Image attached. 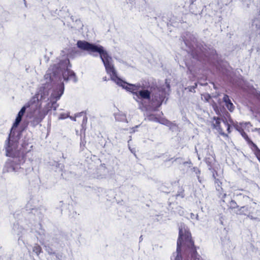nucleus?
<instances>
[{"mask_svg":"<svg viewBox=\"0 0 260 260\" xmlns=\"http://www.w3.org/2000/svg\"><path fill=\"white\" fill-rule=\"evenodd\" d=\"M77 45L80 49L87 51L90 53H99L105 66L106 72L110 75L111 80L134 94L137 95L138 92L143 87L140 84L137 85L128 84L117 76L114 66L111 62L112 58L104 49L103 46H97L85 41H78Z\"/></svg>","mask_w":260,"mask_h":260,"instance_id":"obj_1","label":"nucleus"},{"mask_svg":"<svg viewBox=\"0 0 260 260\" xmlns=\"http://www.w3.org/2000/svg\"><path fill=\"white\" fill-rule=\"evenodd\" d=\"M171 260H202L197 252L191 233L185 227L179 228L176 251L173 254Z\"/></svg>","mask_w":260,"mask_h":260,"instance_id":"obj_2","label":"nucleus"},{"mask_svg":"<svg viewBox=\"0 0 260 260\" xmlns=\"http://www.w3.org/2000/svg\"><path fill=\"white\" fill-rule=\"evenodd\" d=\"M235 196L240 197L238 199V204L240 206L239 210H237L236 214L246 216L251 219H254L253 215L256 213L257 210V204L254 202L253 199L241 193H237Z\"/></svg>","mask_w":260,"mask_h":260,"instance_id":"obj_3","label":"nucleus"},{"mask_svg":"<svg viewBox=\"0 0 260 260\" xmlns=\"http://www.w3.org/2000/svg\"><path fill=\"white\" fill-rule=\"evenodd\" d=\"M233 126L241 135L254 156L260 162V148L245 132V130L249 131V128L252 126L251 123L250 122L236 123Z\"/></svg>","mask_w":260,"mask_h":260,"instance_id":"obj_4","label":"nucleus"},{"mask_svg":"<svg viewBox=\"0 0 260 260\" xmlns=\"http://www.w3.org/2000/svg\"><path fill=\"white\" fill-rule=\"evenodd\" d=\"M7 144L6 147V155L9 157H12L13 158L20 157L24 158L26 154L29 151L27 150L26 146L28 145L27 143L24 142L22 144V149L20 150H17L16 147L17 146V143L13 142L12 143L10 142V134L9 135L7 141Z\"/></svg>","mask_w":260,"mask_h":260,"instance_id":"obj_5","label":"nucleus"},{"mask_svg":"<svg viewBox=\"0 0 260 260\" xmlns=\"http://www.w3.org/2000/svg\"><path fill=\"white\" fill-rule=\"evenodd\" d=\"M35 99V102L34 103L33 106L29 108L34 110L33 111L31 112L32 117V119L31 121V124L35 127L43 120L49 110L42 109L38 99L35 97L32 98L31 99Z\"/></svg>","mask_w":260,"mask_h":260,"instance_id":"obj_6","label":"nucleus"},{"mask_svg":"<svg viewBox=\"0 0 260 260\" xmlns=\"http://www.w3.org/2000/svg\"><path fill=\"white\" fill-rule=\"evenodd\" d=\"M211 122L213 128L215 129L221 136L224 138H229V134L231 133V126L225 118L214 117Z\"/></svg>","mask_w":260,"mask_h":260,"instance_id":"obj_7","label":"nucleus"},{"mask_svg":"<svg viewBox=\"0 0 260 260\" xmlns=\"http://www.w3.org/2000/svg\"><path fill=\"white\" fill-rule=\"evenodd\" d=\"M35 99H31L27 103H26L25 106H24L20 111L18 112V114L16 118L15 121L13 124L12 128L17 127L18 125L19 124L20 122L22 120V118L24 115L26 110L27 108L32 107L34 105V103H35Z\"/></svg>","mask_w":260,"mask_h":260,"instance_id":"obj_8","label":"nucleus"},{"mask_svg":"<svg viewBox=\"0 0 260 260\" xmlns=\"http://www.w3.org/2000/svg\"><path fill=\"white\" fill-rule=\"evenodd\" d=\"M222 201L226 205L229 209L233 210L237 209V210H239L240 205H238L237 202L231 198H229L226 194L224 193L223 195Z\"/></svg>","mask_w":260,"mask_h":260,"instance_id":"obj_9","label":"nucleus"},{"mask_svg":"<svg viewBox=\"0 0 260 260\" xmlns=\"http://www.w3.org/2000/svg\"><path fill=\"white\" fill-rule=\"evenodd\" d=\"M64 91V84L60 83L58 85L57 90H54L51 94V98L55 101L58 100L63 94Z\"/></svg>","mask_w":260,"mask_h":260,"instance_id":"obj_10","label":"nucleus"},{"mask_svg":"<svg viewBox=\"0 0 260 260\" xmlns=\"http://www.w3.org/2000/svg\"><path fill=\"white\" fill-rule=\"evenodd\" d=\"M151 91L148 89H140L138 92L137 98L141 100H150L151 99Z\"/></svg>","mask_w":260,"mask_h":260,"instance_id":"obj_11","label":"nucleus"},{"mask_svg":"<svg viewBox=\"0 0 260 260\" xmlns=\"http://www.w3.org/2000/svg\"><path fill=\"white\" fill-rule=\"evenodd\" d=\"M223 101L225 103L226 107L230 112H233L235 109V106L232 103L230 97L227 94H224L223 98Z\"/></svg>","mask_w":260,"mask_h":260,"instance_id":"obj_12","label":"nucleus"},{"mask_svg":"<svg viewBox=\"0 0 260 260\" xmlns=\"http://www.w3.org/2000/svg\"><path fill=\"white\" fill-rule=\"evenodd\" d=\"M62 76L64 80H68L69 79H74L76 76L75 73L73 71L69 69H67L62 73Z\"/></svg>","mask_w":260,"mask_h":260,"instance_id":"obj_13","label":"nucleus"},{"mask_svg":"<svg viewBox=\"0 0 260 260\" xmlns=\"http://www.w3.org/2000/svg\"><path fill=\"white\" fill-rule=\"evenodd\" d=\"M164 99L165 96L164 95L160 94L157 95L156 94H155L154 95V98L152 99V100L153 102L156 101L158 104V107H159L162 104Z\"/></svg>","mask_w":260,"mask_h":260,"instance_id":"obj_14","label":"nucleus"},{"mask_svg":"<svg viewBox=\"0 0 260 260\" xmlns=\"http://www.w3.org/2000/svg\"><path fill=\"white\" fill-rule=\"evenodd\" d=\"M252 25L255 26L256 28V30L259 31L260 34V19L255 18L253 20Z\"/></svg>","mask_w":260,"mask_h":260,"instance_id":"obj_15","label":"nucleus"},{"mask_svg":"<svg viewBox=\"0 0 260 260\" xmlns=\"http://www.w3.org/2000/svg\"><path fill=\"white\" fill-rule=\"evenodd\" d=\"M32 251L37 255H39L42 252V249L41 247L38 244H36L32 248Z\"/></svg>","mask_w":260,"mask_h":260,"instance_id":"obj_16","label":"nucleus"},{"mask_svg":"<svg viewBox=\"0 0 260 260\" xmlns=\"http://www.w3.org/2000/svg\"><path fill=\"white\" fill-rule=\"evenodd\" d=\"M184 190L182 188H181L179 191H178V193L176 194V197H179L183 198L184 197Z\"/></svg>","mask_w":260,"mask_h":260,"instance_id":"obj_17","label":"nucleus"},{"mask_svg":"<svg viewBox=\"0 0 260 260\" xmlns=\"http://www.w3.org/2000/svg\"><path fill=\"white\" fill-rule=\"evenodd\" d=\"M148 119L150 120H155L157 121L158 119L155 117V115L154 114H150L148 116Z\"/></svg>","mask_w":260,"mask_h":260,"instance_id":"obj_18","label":"nucleus"},{"mask_svg":"<svg viewBox=\"0 0 260 260\" xmlns=\"http://www.w3.org/2000/svg\"><path fill=\"white\" fill-rule=\"evenodd\" d=\"M139 125H137L135 127H133L131 128V133H135L137 131V128L139 127Z\"/></svg>","mask_w":260,"mask_h":260,"instance_id":"obj_19","label":"nucleus"},{"mask_svg":"<svg viewBox=\"0 0 260 260\" xmlns=\"http://www.w3.org/2000/svg\"><path fill=\"white\" fill-rule=\"evenodd\" d=\"M45 78L47 79V78L49 77L50 81H52V79L51 78V73H47L45 76Z\"/></svg>","mask_w":260,"mask_h":260,"instance_id":"obj_20","label":"nucleus"},{"mask_svg":"<svg viewBox=\"0 0 260 260\" xmlns=\"http://www.w3.org/2000/svg\"><path fill=\"white\" fill-rule=\"evenodd\" d=\"M215 183H217L219 186V184H221V182L219 181L218 179H215Z\"/></svg>","mask_w":260,"mask_h":260,"instance_id":"obj_21","label":"nucleus"},{"mask_svg":"<svg viewBox=\"0 0 260 260\" xmlns=\"http://www.w3.org/2000/svg\"><path fill=\"white\" fill-rule=\"evenodd\" d=\"M65 118H66V117L64 116V114H61L60 115V117H59L60 119H64Z\"/></svg>","mask_w":260,"mask_h":260,"instance_id":"obj_22","label":"nucleus"},{"mask_svg":"<svg viewBox=\"0 0 260 260\" xmlns=\"http://www.w3.org/2000/svg\"><path fill=\"white\" fill-rule=\"evenodd\" d=\"M255 131H256L259 134H260V128H255Z\"/></svg>","mask_w":260,"mask_h":260,"instance_id":"obj_23","label":"nucleus"},{"mask_svg":"<svg viewBox=\"0 0 260 260\" xmlns=\"http://www.w3.org/2000/svg\"><path fill=\"white\" fill-rule=\"evenodd\" d=\"M66 61H68V62L69 63H70L69 59H68Z\"/></svg>","mask_w":260,"mask_h":260,"instance_id":"obj_24","label":"nucleus"},{"mask_svg":"<svg viewBox=\"0 0 260 260\" xmlns=\"http://www.w3.org/2000/svg\"><path fill=\"white\" fill-rule=\"evenodd\" d=\"M208 96V99H210V98H211V97H210V96L209 95H208V96Z\"/></svg>","mask_w":260,"mask_h":260,"instance_id":"obj_25","label":"nucleus"},{"mask_svg":"<svg viewBox=\"0 0 260 260\" xmlns=\"http://www.w3.org/2000/svg\"><path fill=\"white\" fill-rule=\"evenodd\" d=\"M54 104H55V102L52 103V105H53Z\"/></svg>","mask_w":260,"mask_h":260,"instance_id":"obj_26","label":"nucleus"},{"mask_svg":"<svg viewBox=\"0 0 260 260\" xmlns=\"http://www.w3.org/2000/svg\"><path fill=\"white\" fill-rule=\"evenodd\" d=\"M85 118L86 120H87V117L86 116L85 117Z\"/></svg>","mask_w":260,"mask_h":260,"instance_id":"obj_27","label":"nucleus"}]
</instances>
